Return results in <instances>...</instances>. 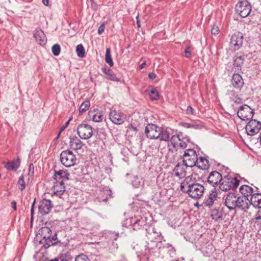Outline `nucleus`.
Instances as JSON below:
<instances>
[{
  "instance_id": "obj_1",
  "label": "nucleus",
  "mask_w": 261,
  "mask_h": 261,
  "mask_svg": "<svg viewBox=\"0 0 261 261\" xmlns=\"http://www.w3.org/2000/svg\"><path fill=\"white\" fill-rule=\"evenodd\" d=\"M180 190L188 194L191 198L198 199L203 196L205 189L202 184L197 182L195 177L190 175L181 182Z\"/></svg>"
},
{
  "instance_id": "obj_2",
  "label": "nucleus",
  "mask_w": 261,
  "mask_h": 261,
  "mask_svg": "<svg viewBox=\"0 0 261 261\" xmlns=\"http://www.w3.org/2000/svg\"><path fill=\"white\" fill-rule=\"evenodd\" d=\"M145 133L147 137L150 139H159L166 142L169 141V132L154 124H148L145 127Z\"/></svg>"
},
{
  "instance_id": "obj_3",
  "label": "nucleus",
  "mask_w": 261,
  "mask_h": 261,
  "mask_svg": "<svg viewBox=\"0 0 261 261\" xmlns=\"http://www.w3.org/2000/svg\"><path fill=\"white\" fill-rule=\"evenodd\" d=\"M225 204L229 210L236 208L246 211L249 208L247 199L241 196H237L234 193H229L224 199Z\"/></svg>"
},
{
  "instance_id": "obj_4",
  "label": "nucleus",
  "mask_w": 261,
  "mask_h": 261,
  "mask_svg": "<svg viewBox=\"0 0 261 261\" xmlns=\"http://www.w3.org/2000/svg\"><path fill=\"white\" fill-rule=\"evenodd\" d=\"M240 180L236 177L228 175L222 178L219 188L223 191L236 189L239 185Z\"/></svg>"
},
{
  "instance_id": "obj_5",
  "label": "nucleus",
  "mask_w": 261,
  "mask_h": 261,
  "mask_svg": "<svg viewBox=\"0 0 261 261\" xmlns=\"http://www.w3.org/2000/svg\"><path fill=\"white\" fill-rule=\"evenodd\" d=\"M198 155L196 151L192 149L185 150L182 156V162L186 167H193L195 166L197 162Z\"/></svg>"
},
{
  "instance_id": "obj_6",
  "label": "nucleus",
  "mask_w": 261,
  "mask_h": 261,
  "mask_svg": "<svg viewBox=\"0 0 261 261\" xmlns=\"http://www.w3.org/2000/svg\"><path fill=\"white\" fill-rule=\"evenodd\" d=\"M60 161L64 166L69 167L73 166L75 164L76 158L72 151L66 150L61 152L60 154Z\"/></svg>"
},
{
  "instance_id": "obj_7",
  "label": "nucleus",
  "mask_w": 261,
  "mask_h": 261,
  "mask_svg": "<svg viewBox=\"0 0 261 261\" xmlns=\"http://www.w3.org/2000/svg\"><path fill=\"white\" fill-rule=\"evenodd\" d=\"M77 133L80 138L87 140L92 136L93 128L89 124L82 123L78 126Z\"/></svg>"
},
{
  "instance_id": "obj_8",
  "label": "nucleus",
  "mask_w": 261,
  "mask_h": 261,
  "mask_svg": "<svg viewBox=\"0 0 261 261\" xmlns=\"http://www.w3.org/2000/svg\"><path fill=\"white\" fill-rule=\"evenodd\" d=\"M236 11L243 18L247 17L251 11V7L248 2L243 1L238 3L236 6Z\"/></svg>"
},
{
  "instance_id": "obj_9",
  "label": "nucleus",
  "mask_w": 261,
  "mask_h": 261,
  "mask_svg": "<svg viewBox=\"0 0 261 261\" xmlns=\"http://www.w3.org/2000/svg\"><path fill=\"white\" fill-rule=\"evenodd\" d=\"M237 114L241 119L247 121L253 117L254 112L249 106L244 105L239 108Z\"/></svg>"
},
{
  "instance_id": "obj_10",
  "label": "nucleus",
  "mask_w": 261,
  "mask_h": 261,
  "mask_svg": "<svg viewBox=\"0 0 261 261\" xmlns=\"http://www.w3.org/2000/svg\"><path fill=\"white\" fill-rule=\"evenodd\" d=\"M245 129L248 135L254 136L261 129V123L255 119H252L247 124Z\"/></svg>"
},
{
  "instance_id": "obj_11",
  "label": "nucleus",
  "mask_w": 261,
  "mask_h": 261,
  "mask_svg": "<svg viewBox=\"0 0 261 261\" xmlns=\"http://www.w3.org/2000/svg\"><path fill=\"white\" fill-rule=\"evenodd\" d=\"M110 119L113 123L120 125L124 123L126 117L123 113L119 111L113 110L109 114Z\"/></svg>"
},
{
  "instance_id": "obj_12",
  "label": "nucleus",
  "mask_w": 261,
  "mask_h": 261,
  "mask_svg": "<svg viewBox=\"0 0 261 261\" xmlns=\"http://www.w3.org/2000/svg\"><path fill=\"white\" fill-rule=\"evenodd\" d=\"M69 144L70 148L76 151L77 153L82 154L84 152L83 147L85 145L77 137L74 136L70 138Z\"/></svg>"
},
{
  "instance_id": "obj_13",
  "label": "nucleus",
  "mask_w": 261,
  "mask_h": 261,
  "mask_svg": "<svg viewBox=\"0 0 261 261\" xmlns=\"http://www.w3.org/2000/svg\"><path fill=\"white\" fill-rule=\"evenodd\" d=\"M51 230L48 227H43L40 230L39 234L45 240L44 246L48 247L54 245V242L50 241Z\"/></svg>"
},
{
  "instance_id": "obj_14",
  "label": "nucleus",
  "mask_w": 261,
  "mask_h": 261,
  "mask_svg": "<svg viewBox=\"0 0 261 261\" xmlns=\"http://www.w3.org/2000/svg\"><path fill=\"white\" fill-rule=\"evenodd\" d=\"M53 207V205L50 200L43 199L40 202L38 206L39 212L42 215H45L50 212Z\"/></svg>"
},
{
  "instance_id": "obj_15",
  "label": "nucleus",
  "mask_w": 261,
  "mask_h": 261,
  "mask_svg": "<svg viewBox=\"0 0 261 261\" xmlns=\"http://www.w3.org/2000/svg\"><path fill=\"white\" fill-rule=\"evenodd\" d=\"M243 36L240 32L234 33L231 36L230 39V45L234 47V50H238L243 44Z\"/></svg>"
},
{
  "instance_id": "obj_16",
  "label": "nucleus",
  "mask_w": 261,
  "mask_h": 261,
  "mask_svg": "<svg viewBox=\"0 0 261 261\" xmlns=\"http://www.w3.org/2000/svg\"><path fill=\"white\" fill-rule=\"evenodd\" d=\"M69 174L67 171L60 170L59 171L55 170V174L54 178L56 181L60 182V183L64 182L65 180H69Z\"/></svg>"
},
{
  "instance_id": "obj_17",
  "label": "nucleus",
  "mask_w": 261,
  "mask_h": 261,
  "mask_svg": "<svg viewBox=\"0 0 261 261\" xmlns=\"http://www.w3.org/2000/svg\"><path fill=\"white\" fill-rule=\"evenodd\" d=\"M221 174L217 171H212L209 175L207 181L213 186H215L220 183L222 179Z\"/></svg>"
},
{
  "instance_id": "obj_18",
  "label": "nucleus",
  "mask_w": 261,
  "mask_h": 261,
  "mask_svg": "<svg viewBox=\"0 0 261 261\" xmlns=\"http://www.w3.org/2000/svg\"><path fill=\"white\" fill-rule=\"evenodd\" d=\"M130 221L133 224V229L135 230L140 229L146 224V220L142 217H132L130 218Z\"/></svg>"
},
{
  "instance_id": "obj_19",
  "label": "nucleus",
  "mask_w": 261,
  "mask_h": 261,
  "mask_svg": "<svg viewBox=\"0 0 261 261\" xmlns=\"http://www.w3.org/2000/svg\"><path fill=\"white\" fill-rule=\"evenodd\" d=\"M34 37L40 45H44L47 41L46 36L41 30H36L34 34Z\"/></svg>"
},
{
  "instance_id": "obj_20",
  "label": "nucleus",
  "mask_w": 261,
  "mask_h": 261,
  "mask_svg": "<svg viewBox=\"0 0 261 261\" xmlns=\"http://www.w3.org/2000/svg\"><path fill=\"white\" fill-rule=\"evenodd\" d=\"M231 84L234 88L240 89L244 84V82L241 75L238 73L234 74L231 80Z\"/></svg>"
},
{
  "instance_id": "obj_21",
  "label": "nucleus",
  "mask_w": 261,
  "mask_h": 261,
  "mask_svg": "<svg viewBox=\"0 0 261 261\" xmlns=\"http://www.w3.org/2000/svg\"><path fill=\"white\" fill-rule=\"evenodd\" d=\"M88 116L89 119L96 122H100L103 119V115L98 110L89 111Z\"/></svg>"
},
{
  "instance_id": "obj_22",
  "label": "nucleus",
  "mask_w": 261,
  "mask_h": 261,
  "mask_svg": "<svg viewBox=\"0 0 261 261\" xmlns=\"http://www.w3.org/2000/svg\"><path fill=\"white\" fill-rule=\"evenodd\" d=\"M199 169L201 170H206L208 168L209 161L208 160L203 156H200L199 158H197V162L195 165Z\"/></svg>"
},
{
  "instance_id": "obj_23",
  "label": "nucleus",
  "mask_w": 261,
  "mask_h": 261,
  "mask_svg": "<svg viewBox=\"0 0 261 261\" xmlns=\"http://www.w3.org/2000/svg\"><path fill=\"white\" fill-rule=\"evenodd\" d=\"M173 172L175 176L180 178L184 177L186 173V171L184 166L179 163L176 164L173 169Z\"/></svg>"
},
{
  "instance_id": "obj_24",
  "label": "nucleus",
  "mask_w": 261,
  "mask_h": 261,
  "mask_svg": "<svg viewBox=\"0 0 261 261\" xmlns=\"http://www.w3.org/2000/svg\"><path fill=\"white\" fill-rule=\"evenodd\" d=\"M101 70L107 79L113 81H119V79L116 77L115 74L110 68L104 67L102 68Z\"/></svg>"
},
{
  "instance_id": "obj_25",
  "label": "nucleus",
  "mask_w": 261,
  "mask_h": 261,
  "mask_svg": "<svg viewBox=\"0 0 261 261\" xmlns=\"http://www.w3.org/2000/svg\"><path fill=\"white\" fill-rule=\"evenodd\" d=\"M250 203L254 207L257 208L261 207V194L254 193L253 194L250 198Z\"/></svg>"
},
{
  "instance_id": "obj_26",
  "label": "nucleus",
  "mask_w": 261,
  "mask_h": 261,
  "mask_svg": "<svg viewBox=\"0 0 261 261\" xmlns=\"http://www.w3.org/2000/svg\"><path fill=\"white\" fill-rule=\"evenodd\" d=\"M253 189L248 185H243L240 188V192L243 195V198H245L246 199L248 200L247 197L249 196H251L253 194Z\"/></svg>"
},
{
  "instance_id": "obj_27",
  "label": "nucleus",
  "mask_w": 261,
  "mask_h": 261,
  "mask_svg": "<svg viewBox=\"0 0 261 261\" xmlns=\"http://www.w3.org/2000/svg\"><path fill=\"white\" fill-rule=\"evenodd\" d=\"M54 192L57 195H62L65 191L64 182L56 181L52 188Z\"/></svg>"
},
{
  "instance_id": "obj_28",
  "label": "nucleus",
  "mask_w": 261,
  "mask_h": 261,
  "mask_svg": "<svg viewBox=\"0 0 261 261\" xmlns=\"http://www.w3.org/2000/svg\"><path fill=\"white\" fill-rule=\"evenodd\" d=\"M20 160L17 159L11 162H8L5 165V167L8 170H16L20 166Z\"/></svg>"
},
{
  "instance_id": "obj_29",
  "label": "nucleus",
  "mask_w": 261,
  "mask_h": 261,
  "mask_svg": "<svg viewBox=\"0 0 261 261\" xmlns=\"http://www.w3.org/2000/svg\"><path fill=\"white\" fill-rule=\"evenodd\" d=\"M244 61V56L237 55L234 59L233 65L234 67L237 68L238 70H239L243 65Z\"/></svg>"
},
{
  "instance_id": "obj_30",
  "label": "nucleus",
  "mask_w": 261,
  "mask_h": 261,
  "mask_svg": "<svg viewBox=\"0 0 261 261\" xmlns=\"http://www.w3.org/2000/svg\"><path fill=\"white\" fill-rule=\"evenodd\" d=\"M90 106V101L86 100L84 101L80 106L79 108V114L82 115L86 111H87Z\"/></svg>"
},
{
  "instance_id": "obj_31",
  "label": "nucleus",
  "mask_w": 261,
  "mask_h": 261,
  "mask_svg": "<svg viewBox=\"0 0 261 261\" xmlns=\"http://www.w3.org/2000/svg\"><path fill=\"white\" fill-rule=\"evenodd\" d=\"M76 52L79 57L83 58L85 56V51L82 44H79L76 48Z\"/></svg>"
},
{
  "instance_id": "obj_32",
  "label": "nucleus",
  "mask_w": 261,
  "mask_h": 261,
  "mask_svg": "<svg viewBox=\"0 0 261 261\" xmlns=\"http://www.w3.org/2000/svg\"><path fill=\"white\" fill-rule=\"evenodd\" d=\"M105 60L107 63H108L111 67L114 65L112 59L111 55V51L109 48L106 49Z\"/></svg>"
},
{
  "instance_id": "obj_33",
  "label": "nucleus",
  "mask_w": 261,
  "mask_h": 261,
  "mask_svg": "<svg viewBox=\"0 0 261 261\" xmlns=\"http://www.w3.org/2000/svg\"><path fill=\"white\" fill-rule=\"evenodd\" d=\"M180 137L179 135H174L172 136L171 139H169V140L171 142V144L173 145L174 147L178 146V144L179 142L180 141Z\"/></svg>"
},
{
  "instance_id": "obj_34",
  "label": "nucleus",
  "mask_w": 261,
  "mask_h": 261,
  "mask_svg": "<svg viewBox=\"0 0 261 261\" xmlns=\"http://www.w3.org/2000/svg\"><path fill=\"white\" fill-rule=\"evenodd\" d=\"M149 94L152 100H156L159 98V93L155 88H152Z\"/></svg>"
},
{
  "instance_id": "obj_35",
  "label": "nucleus",
  "mask_w": 261,
  "mask_h": 261,
  "mask_svg": "<svg viewBox=\"0 0 261 261\" xmlns=\"http://www.w3.org/2000/svg\"><path fill=\"white\" fill-rule=\"evenodd\" d=\"M51 50L55 56H58L61 51L60 46L58 44H54L51 47Z\"/></svg>"
},
{
  "instance_id": "obj_36",
  "label": "nucleus",
  "mask_w": 261,
  "mask_h": 261,
  "mask_svg": "<svg viewBox=\"0 0 261 261\" xmlns=\"http://www.w3.org/2000/svg\"><path fill=\"white\" fill-rule=\"evenodd\" d=\"M18 188L21 191H23L25 189V184L24 180V177L23 175H21L18 180Z\"/></svg>"
},
{
  "instance_id": "obj_37",
  "label": "nucleus",
  "mask_w": 261,
  "mask_h": 261,
  "mask_svg": "<svg viewBox=\"0 0 261 261\" xmlns=\"http://www.w3.org/2000/svg\"><path fill=\"white\" fill-rule=\"evenodd\" d=\"M74 261H90L88 256L84 254L77 255Z\"/></svg>"
},
{
  "instance_id": "obj_38",
  "label": "nucleus",
  "mask_w": 261,
  "mask_h": 261,
  "mask_svg": "<svg viewBox=\"0 0 261 261\" xmlns=\"http://www.w3.org/2000/svg\"><path fill=\"white\" fill-rule=\"evenodd\" d=\"M216 196V194H214V195L210 194V200H207L206 203L207 205L211 206L213 204V198H215Z\"/></svg>"
},
{
  "instance_id": "obj_39",
  "label": "nucleus",
  "mask_w": 261,
  "mask_h": 261,
  "mask_svg": "<svg viewBox=\"0 0 261 261\" xmlns=\"http://www.w3.org/2000/svg\"><path fill=\"white\" fill-rule=\"evenodd\" d=\"M219 32V29L218 26L214 25L211 29V33L213 35H216Z\"/></svg>"
},
{
  "instance_id": "obj_40",
  "label": "nucleus",
  "mask_w": 261,
  "mask_h": 261,
  "mask_svg": "<svg viewBox=\"0 0 261 261\" xmlns=\"http://www.w3.org/2000/svg\"><path fill=\"white\" fill-rule=\"evenodd\" d=\"M195 110L191 107L188 106L186 109V113L187 114L195 115Z\"/></svg>"
},
{
  "instance_id": "obj_41",
  "label": "nucleus",
  "mask_w": 261,
  "mask_h": 261,
  "mask_svg": "<svg viewBox=\"0 0 261 261\" xmlns=\"http://www.w3.org/2000/svg\"><path fill=\"white\" fill-rule=\"evenodd\" d=\"M185 56L187 58H190L191 56V50L189 46L187 47L185 50Z\"/></svg>"
},
{
  "instance_id": "obj_42",
  "label": "nucleus",
  "mask_w": 261,
  "mask_h": 261,
  "mask_svg": "<svg viewBox=\"0 0 261 261\" xmlns=\"http://www.w3.org/2000/svg\"><path fill=\"white\" fill-rule=\"evenodd\" d=\"M182 125L186 128H190V127H193L195 128H197V125H195L193 124H190V123H184Z\"/></svg>"
},
{
  "instance_id": "obj_43",
  "label": "nucleus",
  "mask_w": 261,
  "mask_h": 261,
  "mask_svg": "<svg viewBox=\"0 0 261 261\" xmlns=\"http://www.w3.org/2000/svg\"><path fill=\"white\" fill-rule=\"evenodd\" d=\"M29 175L32 176L34 174V166L32 164L29 165Z\"/></svg>"
},
{
  "instance_id": "obj_44",
  "label": "nucleus",
  "mask_w": 261,
  "mask_h": 261,
  "mask_svg": "<svg viewBox=\"0 0 261 261\" xmlns=\"http://www.w3.org/2000/svg\"><path fill=\"white\" fill-rule=\"evenodd\" d=\"M70 119L68 120L66 123L65 124L62 126L61 128H60V132L59 133L58 135V137H59L61 134V132L63 131L68 125L69 123V122H70Z\"/></svg>"
},
{
  "instance_id": "obj_45",
  "label": "nucleus",
  "mask_w": 261,
  "mask_h": 261,
  "mask_svg": "<svg viewBox=\"0 0 261 261\" xmlns=\"http://www.w3.org/2000/svg\"><path fill=\"white\" fill-rule=\"evenodd\" d=\"M105 25L104 24H101L98 29V34L100 35L101 34L105 31Z\"/></svg>"
},
{
  "instance_id": "obj_46",
  "label": "nucleus",
  "mask_w": 261,
  "mask_h": 261,
  "mask_svg": "<svg viewBox=\"0 0 261 261\" xmlns=\"http://www.w3.org/2000/svg\"><path fill=\"white\" fill-rule=\"evenodd\" d=\"M255 219L257 223L260 222L261 223V212L258 211L257 214H256L255 216Z\"/></svg>"
},
{
  "instance_id": "obj_47",
  "label": "nucleus",
  "mask_w": 261,
  "mask_h": 261,
  "mask_svg": "<svg viewBox=\"0 0 261 261\" xmlns=\"http://www.w3.org/2000/svg\"><path fill=\"white\" fill-rule=\"evenodd\" d=\"M178 146H179L181 148H185L187 147V144L183 141H181L180 139V141L178 144Z\"/></svg>"
},
{
  "instance_id": "obj_48",
  "label": "nucleus",
  "mask_w": 261,
  "mask_h": 261,
  "mask_svg": "<svg viewBox=\"0 0 261 261\" xmlns=\"http://www.w3.org/2000/svg\"><path fill=\"white\" fill-rule=\"evenodd\" d=\"M233 101L236 103H241L242 102V99L239 97L236 96L234 98Z\"/></svg>"
},
{
  "instance_id": "obj_49",
  "label": "nucleus",
  "mask_w": 261,
  "mask_h": 261,
  "mask_svg": "<svg viewBox=\"0 0 261 261\" xmlns=\"http://www.w3.org/2000/svg\"><path fill=\"white\" fill-rule=\"evenodd\" d=\"M56 239H57V235L56 233H55L54 235L51 234V238L50 241H53L54 242V245L56 244Z\"/></svg>"
},
{
  "instance_id": "obj_50",
  "label": "nucleus",
  "mask_w": 261,
  "mask_h": 261,
  "mask_svg": "<svg viewBox=\"0 0 261 261\" xmlns=\"http://www.w3.org/2000/svg\"><path fill=\"white\" fill-rule=\"evenodd\" d=\"M35 199L34 200V202L32 203V206H31V219L32 220L33 219V214H34V205H35Z\"/></svg>"
},
{
  "instance_id": "obj_51",
  "label": "nucleus",
  "mask_w": 261,
  "mask_h": 261,
  "mask_svg": "<svg viewBox=\"0 0 261 261\" xmlns=\"http://www.w3.org/2000/svg\"><path fill=\"white\" fill-rule=\"evenodd\" d=\"M148 77L150 79L153 80L155 78L156 75L154 73L151 72L149 73Z\"/></svg>"
},
{
  "instance_id": "obj_52",
  "label": "nucleus",
  "mask_w": 261,
  "mask_h": 261,
  "mask_svg": "<svg viewBox=\"0 0 261 261\" xmlns=\"http://www.w3.org/2000/svg\"><path fill=\"white\" fill-rule=\"evenodd\" d=\"M136 20H137V26H138V28H140L141 27V25H140V21H139V15H138L136 16Z\"/></svg>"
},
{
  "instance_id": "obj_53",
  "label": "nucleus",
  "mask_w": 261,
  "mask_h": 261,
  "mask_svg": "<svg viewBox=\"0 0 261 261\" xmlns=\"http://www.w3.org/2000/svg\"><path fill=\"white\" fill-rule=\"evenodd\" d=\"M12 207L14 210H16V203L15 201H12L11 202Z\"/></svg>"
},
{
  "instance_id": "obj_54",
  "label": "nucleus",
  "mask_w": 261,
  "mask_h": 261,
  "mask_svg": "<svg viewBox=\"0 0 261 261\" xmlns=\"http://www.w3.org/2000/svg\"><path fill=\"white\" fill-rule=\"evenodd\" d=\"M42 2L45 6H48L49 3V0H42Z\"/></svg>"
},
{
  "instance_id": "obj_55",
  "label": "nucleus",
  "mask_w": 261,
  "mask_h": 261,
  "mask_svg": "<svg viewBox=\"0 0 261 261\" xmlns=\"http://www.w3.org/2000/svg\"><path fill=\"white\" fill-rule=\"evenodd\" d=\"M146 65V62H144L143 63H142L141 65H140V69H143V68H144V67Z\"/></svg>"
},
{
  "instance_id": "obj_56",
  "label": "nucleus",
  "mask_w": 261,
  "mask_h": 261,
  "mask_svg": "<svg viewBox=\"0 0 261 261\" xmlns=\"http://www.w3.org/2000/svg\"><path fill=\"white\" fill-rule=\"evenodd\" d=\"M132 127L133 129L134 130H137V129H136V127H133V126H132Z\"/></svg>"
}]
</instances>
